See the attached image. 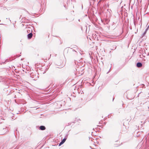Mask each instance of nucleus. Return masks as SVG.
I'll return each mask as SVG.
<instances>
[{
  "label": "nucleus",
  "mask_w": 149,
  "mask_h": 149,
  "mask_svg": "<svg viewBox=\"0 0 149 149\" xmlns=\"http://www.w3.org/2000/svg\"><path fill=\"white\" fill-rule=\"evenodd\" d=\"M38 74L37 72L32 73L30 74V77L34 80H36L38 78Z\"/></svg>",
  "instance_id": "f257e3e1"
},
{
  "label": "nucleus",
  "mask_w": 149,
  "mask_h": 149,
  "mask_svg": "<svg viewBox=\"0 0 149 149\" xmlns=\"http://www.w3.org/2000/svg\"><path fill=\"white\" fill-rule=\"evenodd\" d=\"M66 139H67V138H64L61 141L60 143L59 144V146H60L61 145L63 144L64 143V142H65V141Z\"/></svg>",
  "instance_id": "f03ea898"
},
{
  "label": "nucleus",
  "mask_w": 149,
  "mask_h": 149,
  "mask_svg": "<svg viewBox=\"0 0 149 149\" xmlns=\"http://www.w3.org/2000/svg\"><path fill=\"white\" fill-rule=\"evenodd\" d=\"M120 143V142L118 141V140H117L115 141V142L113 143V144L114 145H118L117 146H115V147H118L120 146L119 145Z\"/></svg>",
  "instance_id": "7ed1b4c3"
},
{
  "label": "nucleus",
  "mask_w": 149,
  "mask_h": 149,
  "mask_svg": "<svg viewBox=\"0 0 149 149\" xmlns=\"http://www.w3.org/2000/svg\"><path fill=\"white\" fill-rule=\"evenodd\" d=\"M3 130H4V132L0 133V134H1V135L4 134H6L8 130H7L6 128H3Z\"/></svg>",
  "instance_id": "20e7f679"
},
{
  "label": "nucleus",
  "mask_w": 149,
  "mask_h": 149,
  "mask_svg": "<svg viewBox=\"0 0 149 149\" xmlns=\"http://www.w3.org/2000/svg\"><path fill=\"white\" fill-rule=\"evenodd\" d=\"M39 129L40 130H44L46 129V127L44 125H41L39 127Z\"/></svg>",
  "instance_id": "39448f33"
},
{
  "label": "nucleus",
  "mask_w": 149,
  "mask_h": 149,
  "mask_svg": "<svg viewBox=\"0 0 149 149\" xmlns=\"http://www.w3.org/2000/svg\"><path fill=\"white\" fill-rule=\"evenodd\" d=\"M83 73V71H81V72H79V71L78 72L77 71V72L76 73V74L77 75V76H79L81 75H82Z\"/></svg>",
  "instance_id": "423d86ee"
},
{
  "label": "nucleus",
  "mask_w": 149,
  "mask_h": 149,
  "mask_svg": "<svg viewBox=\"0 0 149 149\" xmlns=\"http://www.w3.org/2000/svg\"><path fill=\"white\" fill-rule=\"evenodd\" d=\"M136 66L138 68H140L142 66V64L141 63L138 62L137 63Z\"/></svg>",
  "instance_id": "0eeeda50"
},
{
  "label": "nucleus",
  "mask_w": 149,
  "mask_h": 149,
  "mask_svg": "<svg viewBox=\"0 0 149 149\" xmlns=\"http://www.w3.org/2000/svg\"><path fill=\"white\" fill-rule=\"evenodd\" d=\"M32 34L31 33H29L27 35L28 38L29 39H30L32 36Z\"/></svg>",
  "instance_id": "6e6552de"
},
{
  "label": "nucleus",
  "mask_w": 149,
  "mask_h": 149,
  "mask_svg": "<svg viewBox=\"0 0 149 149\" xmlns=\"http://www.w3.org/2000/svg\"><path fill=\"white\" fill-rule=\"evenodd\" d=\"M75 123V122H74V121L70 122V123H68V125H66V126H68L70 125H71V124H72V123Z\"/></svg>",
  "instance_id": "1a4fd4ad"
},
{
  "label": "nucleus",
  "mask_w": 149,
  "mask_h": 149,
  "mask_svg": "<svg viewBox=\"0 0 149 149\" xmlns=\"http://www.w3.org/2000/svg\"><path fill=\"white\" fill-rule=\"evenodd\" d=\"M148 30H147V29H146L145 30V32H144V33H143V35H144L146 33V32Z\"/></svg>",
  "instance_id": "9d476101"
},
{
  "label": "nucleus",
  "mask_w": 149,
  "mask_h": 149,
  "mask_svg": "<svg viewBox=\"0 0 149 149\" xmlns=\"http://www.w3.org/2000/svg\"><path fill=\"white\" fill-rule=\"evenodd\" d=\"M73 51L74 52L75 54H77V52L76 51L74 50L73 49Z\"/></svg>",
  "instance_id": "9b49d317"
},
{
  "label": "nucleus",
  "mask_w": 149,
  "mask_h": 149,
  "mask_svg": "<svg viewBox=\"0 0 149 149\" xmlns=\"http://www.w3.org/2000/svg\"><path fill=\"white\" fill-rule=\"evenodd\" d=\"M105 6L106 7H107H107H108V3H106L105 4Z\"/></svg>",
  "instance_id": "f8f14e48"
},
{
  "label": "nucleus",
  "mask_w": 149,
  "mask_h": 149,
  "mask_svg": "<svg viewBox=\"0 0 149 149\" xmlns=\"http://www.w3.org/2000/svg\"><path fill=\"white\" fill-rule=\"evenodd\" d=\"M116 46H115V48L114 49H111L112 50H115L116 48Z\"/></svg>",
  "instance_id": "ddd939ff"
},
{
  "label": "nucleus",
  "mask_w": 149,
  "mask_h": 149,
  "mask_svg": "<svg viewBox=\"0 0 149 149\" xmlns=\"http://www.w3.org/2000/svg\"><path fill=\"white\" fill-rule=\"evenodd\" d=\"M149 25H148V26H147V27L146 29H147V30H148V29H149Z\"/></svg>",
  "instance_id": "4468645a"
},
{
  "label": "nucleus",
  "mask_w": 149,
  "mask_h": 149,
  "mask_svg": "<svg viewBox=\"0 0 149 149\" xmlns=\"http://www.w3.org/2000/svg\"><path fill=\"white\" fill-rule=\"evenodd\" d=\"M81 7H82V9H83V5H82Z\"/></svg>",
  "instance_id": "2eb2a0df"
},
{
  "label": "nucleus",
  "mask_w": 149,
  "mask_h": 149,
  "mask_svg": "<svg viewBox=\"0 0 149 149\" xmlns=\"http://www.w3.org/2000/svg\"><path fill=\"white\" fill-rule=\"evenodd\" d=\"M48 148H47V147H46V148H45L46 149H48Z\"/></svg>",
  "instance_id": "dca6fc26"
},
{
  "label": "nucleus",
  "mask_w": 149,
  "mask_h": 149,
  "mask_svg": "<svg viewBox=\"0 0 149 149\" xmlns=\"http://www.w3.org/2000/svg\"><path fill=\"white\" fill-rule=\"evenodd\" d=\"M101 0H100L99 1V2L98 3H99L100 1H101Z\"/></svg>",
  "instance_id": "f3484780"
},
{
  "label": "nucleus",
  "mask_w": 149,
  "mask_h": 149,
  "mask_svg": "<svg viewBox=\"0 0 149 149\" xmlns=\"http://www.w3.org/2000/svg\"><path fill=\"white\" fill-rule=\"evenodd\" d=\"M8 61V60L7 59L6 60V62H7Z\"/></svg>",
  "instance_id": "a211bd4d"
},
{
  "label": "nucleus",
  "mask_w": 149,
  "mask_h": 149,
  "mask_svg": "<svg viewBox=\"0 0 149 149\" xmlns=\"http://www.w3.org/2000/svg\"><path fill=\"white\" fill-rule=\"evenodd\" d=\"M13 67H14V68H15V67L14 66H13Z\"/></svg>",
  "instance_id": "6ab92c4d"
},
{
  "label": "nucleus",
  "mask_w": 149,
  "mask_h": 149,
  "mask_svg": "<svg viewBox=\"0 0 149 149\" xmlns=\"http://www.w3.org/2000/svg\"><path fill=\"white\" fill-rule=\"evenodd\" d=\"M113 100H114V98H113Z\"/></svg>",
  "instance_id": "aec40b11"
},
{
  "label": "nucleus",
  "mask_w": 149,
  "mask_h": 149,
  "mask_svg": "<svg viewBox=\"0 0 149 149\" xmlns=\"http://www.w3.org/2000/svg\"><path fill=\"white\" fill-rule=\"evenodd\" d=\"M110 68L109 69V71H110Z\"/></svg>",
  "instance_id": "412c9836"
}]
</instances>
